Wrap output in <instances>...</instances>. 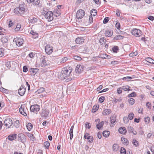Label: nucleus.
<instances>
[{"label": "nucleus", "instance_id": "1", "mask_svg": "<svg viewBox=\"0 0 154 154\" xmlns=\"http://www.w3.org/2000/svg\"><path fill=\"white\" fill-rule=\"evenodd\" d=\"M71 72V69L68 70L67 69H64L61 72L59 77L60 79L61 80H64L70 75Z\"/></svg>", "mask_w": 154, "mask_h": 154}, {"label": "nucleus", "instance_id": "2", "mask_svg": "<svg viewBox=\"0 0 154 154\" xmlns=\"http://www.w3.org/2000/svg\"><path fill=\"white\" fill-rule=\"evenodd\" d=\"M131 34L136 37H139L142 35L141 31L137 29H133L131 31Z\"/></svg>", "mask_w": 154, "mask_h": 154}, {"label": "nucleus", "instance_id": "3", "mask_svg": "<svg viewBox=\"0 0 154 154\" xmlns=\"http://www.w3.org/2000/svg\"><path fill=\"white\" fill-rule=\"evenodd\" d=\"M13 42L15 43L17 46L19 47L22 45L24 41L23 39L21 38L17 37L14 39Z\"/></svg>", "mask_w": 154, "mask_h": 154}, {"label": "nucleus", "instance_id": "4", "mask_svg": "<svg viewBox=\"0 0 154 154\" xmlns=\"http://www.w3.org/2000/svg\"><path fill=\"white\" fill-rule=\"evenodd\" d=\"M25 10V9L24 8L19 6L15 8L14 11V12L16 14H21L24 13Z\"/></svg>", "mask_w": 154, "mask_h": 154}, {"label": "nucleus", "instance_id": "5", "mask_svg": "<svg viewBox=\"0 0 154 154\" xmlns=\"http://www.w3.org/2000/svg\"><path fill=\"white\" fill-rule=\"evenodd\" d=\"M45 17L48 21H51L53 19V13L51 11H48L45 15Z\"/></svg>", "mask_w": 154, "mask_h": 154}, {"label": "nucleus", "instance_id": "6", "mask_svg": "<svg viewBox=\"0 0 154 154\" xmlns=\"http://www.w3.org/2000/svg\"><path fill=\"white\" fill-rule=\"evenodd\" d=\"M85 12L82 9L78 11L76 14V17L78 19H81L84 16Z\"/></svg>", "mask_w": 154, "mask_h": 154}, {"label": "nucleus", "instance_id": "7", "mask_svg": "<svg viewBox=\"0 0 154 154\" xmlns=\"http://www.w3.org/2000/svg\"><path fill=\"white\" fill-rule=\"evenodd\" d=\"M40 109V106L38 104L32 105L30 107L31 111L35 113H36Z\"/></svg>", "mask_w": 154, "mask_h": 154}, {"label": "nucleus", "instance_id": "8", "mask_svg": "<svg viewBox=\"0 0 154 154\" xmlns=\"http://www.w3.org/2000/svg\"><path fill=\"white\" fill-rule=\"evenodd\" d=\"M18 140L23 143H24L26 141V136L22 133H20L18 135Z\"/></svg>", "mask_w": 154, "mask_h": 154}, {"label": "nucleus", "instance_id": "9", "mask_svg": "<svg viewBox=\"0 0 154 154\" xmlns=\"http://www.w3.org/2000/svg\"><path fill=\"white\" fill-rule=\"evenodd\" d=\"M53 48L50 45H47L45 47V51L48 54H50L53 52Z\"/></svg>", "mask_w": 154, "mask_h": 154}, {"label": "nucleus", "instance_id": "10", "mask_svg": "<svg viewBox=\"0 0 154 154\" xmlns=\"http://www.w3.org/2000/svg\"><path fill=\"white\" fill-rule=\"evenodd\" d=\"M100 122V119H98L95 121V123L97 124V128L99 130L101 129L104 124V122L103 121H102Z\"/></svg>", "mask_w": 154, "mask_h": 154}, {"label": "nucleus", "instance_id": "11", "mask_svg": "<svg viewBox=\"0 0 154 154\" xmlns=\"http://www.w3.org/2000/svg\"><path fill=\"white\" fill-rule=\"evenodd\" d=\"M41 64V67H45L49 65V63L45 60V56H43L40 59Z\"/></svg>", "mask_w": 154, "mask_h": 154}, {"label": "nucleus", "instance_id": "12", "mask_svg": "<svg viewBox=\"0 0 154 154\" xmlns=\"http://www.w3.org/2000/svg\"><path fill=\"white\" fill-rule=\"evenodd\" d=\"M4 122L5 126L8 128L11 126L13 124L12 120L10 118L6 119L5 120Z\"/></svg>", "mask_w": 154, "mask_h": 154}, {"label": "nucleus", "instance_id": "13", "mask_svg": "<svg viewBox=\"0 0 154 154\" xmlns=\"http://www.w3.org/2000/svg\"><path fill=\"white\" fill-rule=\"evenodd\" d=\"M84 69V66L81 65H78L75 68V72L78 74L80 73Z\"/></svg>", "mask_w": 154, "mask_h": 154}, {"label": "nucleus", "instance_id": "14", "mask_svg": "<svg viewBox=\"0 0 154 154\" xmlns=\"http://www.w3.org/2000/svg\"><path fill=\"white\" fill-rule=\"evenodd\" d=\"M49 113V111L48 110L43 109L41 113V116L42 117L46 118L48 116Z\"/></svg>", "mask_w": 154, "mask_h": 154}, {"label": "nucleus", "instance_id": "15", "mask_svg": "<svg viewBox=\"0 0 154 154\" xmlns=\"http://www.w3.org/2000/svg\"><path fill=\"white\" fill-rule=\"evenodd\" d=\"M26 88L23 86H21L20 88L18 90V92L19 94L21 96H23L26 91Z\"/></svg>", "mask_w": 154, "mask_h": 154}, {"label": "nucleus", "instance_id": "16", "mask_svg": "<svg viewBox=\"0 0 154 154\" xmlns=\"http://www.w3.org/2000/svg\"><path fill=\"white\" fill-rule=\"evenodd\" d=\"M84 39L82 37L77 38L75 40V42L77 44H80L84 42Z\"/></svg>", "mask_w": 154, "mask_h": 154}, {"label": "nucleus", "instance_id": "17", "mask_svg": "<svg viewBox=\"0 0 154 154\" xmlns=\"http://www.w3.org/2000/svg\"><path fill=\"white\" fill-rule=\"evenodd\" d=\"M116 121V118L114 116H111L110 118V122L111 123L110 126L113 127L115 124Z\"/></svg>", "mask_w": 154, "mask_h": 154}, {"label": "nucleus", "instance_id": "18", "mask_svg": "<svg viewBox=\"0 0 154 154\" xmlns=\"http://www.w3.org/2000/svg\"><path fill=\"white\" fill-rule=\"evenodd\" d=\"M127 130L130 133H132L133 134L135 135L137 134V132L136 131H134V128L131 126H128L127 128Z\"/></svg>", "mask_w": 154, "mask_h": 154}, {"label": "nucleus", "instance_id": "19", "mask_svg": "<svg viewBox=\"0 0 154 154\" xmlns=\"http://www.w3.org/2000/svg\"><path fill=\"white\" fill-rule=\"evenodd\" d=\"M29 20L31 23H36L38 20L36 17H35L34 16L30 17Z\"/></svg>", "mask_w": 154, "mask_h": 154}, {"label": "nucleus", "instance_id": "20", "mask_svg": "<svg viewBox=\"0 0 154 154\" xmlns=\"http://www.w3.org/2000/svg\"><path fill=\"white\" fill-rule=\"evenodd\" d=\"M119 133L122 134H126L127 130L124 127L120 128L119 129Z\"/></svg>", "mask_w": 154, "mask_h": 154}, {"label": "nucleus", "instance_id": "21", "mask_svg": "<svg viewBox=\"0 0 154 154\" xmlns=\"http://www.w3.org/2000/svg\"><path fill=\"white\" fill-rule=\"evenodd\" d=\"M113 32H111L108 29H106L105 30V34L106 37H111L112 35Z\"/></svg>", "mask_w": 154, "mask_h": 154}, {"label": "nucleus", "instance_id": "22", "mask_svg": "<svg viewBox=\"0 0 154 154\" xmlns=\"http://www.w3.org/2000/svg\"><path fill=\"white\" fill-rule=\"evenodd\" d=\"M17 136V134H11L8 136V138L9 140H13L15 139Z\"/></svg>", "mask_w": 154, "mask_h": 154}, {"label": "nucleus", "instance_id": "23", "mask_svg": "<svg viewBox=\"0 0 154 154\" xmlns=\"http://www.w3.org/2000/svg\"><path fill=\"white\" fill-rule=\"evenodd\" d=\"M8 38L6 36H3L1 38V41L3 43H5L8 42Z\"/></svg>", "mask_w": 154, "mask_h": 154}, {"label": "nucleus", "instance_id": "24", "mask_svg": "<svg viewBox=\"0 0 154 154\" xmlns=\"http://www.w3.org/2000/svg\"><path fill=\"white\" fill-rule=\"evenodd\" d=\"M111 112V109H105L104 110L102 114L103 115L106 116V115L110 114Z\"/></svg>", "mask_w": 154, "mask_h": 154}, {"label": "nucleus", "instance_id": "25", "mask_svg": "<svg viewBox=\"0 0 154 154\" xmlns=\"http://www.w3.org/2000/svg\"><path fill=\"white\" fill-rule=\"evenodd\" d=\"M121 140L122 142L125 145H128L129 144V141L128 139L125 138L124 137H121Z\"/></svg>", "mask_w": 154, "mask_h": 154}, {"label": "nucleus", "instance_id": "26", "mask_svg": "<svg viewBox=\"0 0 154 154\" xmlns=\"http://www.w3.org/2000/svg\"><path fill=\"white\" fill-rule=\"evenodd\" d=\"M30 33L32 35V37L33 38H36L38 37V33L35 32L34 31L32 30L30 32Z\"/></svg>", "mask_w": 154, "mask_h": 154}, {"label": "nucleus", "instance_id": "27", "mask_svg": "<svg viewBox=\"0 0 154 154\" xmlns=\"http://www.w3.org/2000/svg\"><path fill=\"white\" fill-rule=\"evenodd\" d=\"M110 133V132L109 131H103V134L104 137H107L109 136Z\"/></svg>", "mask_w": 154, "mask_h": 154}, {"label": "nucleus", "instance_id": "28", "mask_svg": "<svg viewBox=\"0 0 154 154\" xmlns=\"http://www.w3.org/2000/svg\"><path fill=\"white\" fill-rule=\"evenodd\" d=\"M124 36L120 35H116L114 38V40H118L120 39H122L123 38Z\"/></svg>", "mask_w": 154, "mask_h": 154}, {"label": "nucleus", "instance_id": "29", "mask_svg": "<svg viewBox=\"0 0 154 154\" xmlns=\"http://www.w3.org/2000/svg\"><path fill=\"white\" fill-rule=\"evenodd\" d=\"M106 42V40L104 37L101 38L99 40V42L101 45L104 44Z\"/></svg>", "mask_w": 154, "mask_h": 154}, {"label": "nucleus", "instance_id": "30", "mask_svg": "<svg viewBox=\"0 0 154 154\" xmlns=\"http://www.w3.org/2000/svg\"><path fill=\"white\" fill-rule=\"evenodd\" d=\"M119 147V146L118 144H114L112 146V149L114 151H116L118 150Z\"/></svg>", "mask_w": 154, "mask_h": 154}, {"label": "nucleus", "instance_id": "31", "mask_svg": "<svg viewBox=\"0 0 154 154\" xmlns=\"http://www.w3.org/2000/svg\"><path fill=\"white\" fill-rule=\"evenodd\" d=\"M97 10L95 9H92L91 10V16H94L97 14Z\"/></svg>", "mask_w": 154, "mask_h": 154}, {"label": "nucleus", "instance_id": "32", "mask_svg": "<svg viewBox=\"0 0 154 154\" xmlns=\"http://www.w3.org/2000/svg\"><path fill=\"white\" fill-rule=\"evenodd\" d=\"M5 50L3 48H0V57H3L5 54Z\"/></svg>", "mask_w": 154, "mask_h": 154}, {"label": "nucleus", "instance_id": "33", "mask_svg": "<svg viewBox=\"0 0 154 154\" xmlns=\"http://www.w3.org/2000/svg\"><path fill=\"white\" fill-rule=\"evenodd\" d=\"M98 108V106L96 105H94L93 106L92 109V112L93 113L95 112L97 110Z\"/></svg>", "mask_w": 154, "mask_h": 154}, {"label": "nucleus", "instance_id": "34", "mask_svg": "<svg viewBox=\"0 0 154 154\" xmlns=\"http://www.w3.org/2000/svg\"><path fill=\"white\" fill-rule=\"evenodd\" d=\"M68 58L67 57H65L61 59L60 60V62L61 63H63L65 62L67 60Z\"/></svg>", "mask_w": 154, "mask_h": 154}, {"label": "nucleus", "instance_id": "35", "mask_svg": "<svg viewBox=\"0 0 154 154\" xmlns=\"http://www.w3.org/2000/svg\"><path fill=\"white\" fill-rule=\"evenodd\" d=\"M128 100L129 103L131 105H133L135 103V100L133 98H130Z\"/></svg>", "mask_w": 154, "mask_h": 154}, {"label": "nucleus", "instance_id": "36", "mask_svg": "<svg viewBox=\"0 0 154 154\" xmlns=\"http://www.w3.org/2000/svg\"><path fill=\"white\" fill-rule=\"evenodd\" d=\"M28 131H30L32 128V125L31 123H29L26 125Z\"/></svg>", "mask_w": 154, "mask_h": 154}, {"label": "nucleus", "instance_id": "37", "mask_svg": "<svg viewBox=\"0 0 154 154\" xmlns=\"http://www.w3.org/2000/svg\"><path fill=\"white\" fill-rule=\"evenodd\" d=\"M45 90V89L43 88H41L39 89H38L36 91V93H37L38 94H40L42 92Z\"/></svg>", "mask_w": 154, "mask_h": 154}, {"label": "nucleus", "instance_id": "38", "mask_svg": "<svg viewBox=\"0 0 154 154\" xmlns=\"http://www.w3.org/2000/svg\"><path fill=\"white\" fill-rule=\"evenodd\" d=\"M146 61L150 63H152L154 60L150 57H147L146 58Z\"/></svg>", "mask_w": 154, "mask_h": 154}, {"label": "nucleus", "instance_id": "39", "mask_svg": "<svg viewBox=\"0 0 154 154\" xmlns=\"http://www.w3.org/2000/svg\"><path fill=\"white\" fill-rule=\"evenodd\" d=\"M40 2L39 0H34L32 2L33 5H36L39 4Z\"/></svg>", "mask_w": 154, "mask_h": 154}, {"label": "nucleus", "instance_id": "40", "mask_svg": "<svg viewBox=\"0 0 154 154\" xmlns=\"http://www.w3.org/2000/svg\"><path fill=\"white\" fill-rule=\"evenodd\" d=\"M44 145L46 149H48L50 146V143L48 141H46L44 143Z\"/></svg>", "mask_w": 154, "mask_h": 154}, {"label": "nucleus", "instance_id": "41", "mask_svg": "<svg viewBox=\"0 0 154 154\" xmlns=\"http://www.w3.org/2000/svg\"><path fill=\"white\" fill-rule=\"evenodd\" d=\"M134 117V115L133 112L130 113L128 116V117L130 120H132Z\"/></svg>", "mask_w": 154, "mask_h": 154}, {"label": "nucleus", "instance_id": "42", "mask_svg": "<svg viewBox=\"0 0 154 154\" xmlns=\"http://www.w3.org/2000/svg\"><path fill=\"white\" fill-rule=\"evenodd\" d=\"M113 52L117 53L119 50L118 47L117 46H115L112 49Z\"/></svg>", "mask_w": 154, "mask_h": 154}, {"label": "nucleus", "instance_id": "43", "mask_svg": "<svg viewBox=\"0 0 154 154\" xmlns=\"http://www.w3.org/2000/svg\"><path fill=\"white\" fill-rule=\"evenodd\" d=\"M21 27V25L20 23H18L16 26V27L15 29L16 31H19Z\"/></svg>", "mask_w": 154, "mask_h": 154}, {"label": "nucleus", "instance_id": "44", "mask_svg": "<svg viewBox=\"0 0 154 154\" xmlns=\"http://www.w3.org/2000/svg\"><path fill=\"white\" fill-rule=\"evenodd\" d=\"M19 121L18 120H16L14 122V125L16 128H17L19 126Z\"/></svg>", "mask_w": 154, "mask_h": 154}, {"label": "nucleus", "instance_id": "45", "mask_svg": "<svg viewBox=\"0 0 154 154\" xmlns=\"http://www.w3.org/2000/svg\"><path fill=\"white\" fill-rule=\"evenodd\" d=\"M73 58L75 60L79 61L81 60L82 59L80 56L77 55L73 56Z\"/></svg>", "mask_w": 154, "mask_h": 154}, {"label": "nucleus", "instance_id": "46", "mask_svg": "<svg viewBox=\"0 0 154 154\" xmlns=\"http://www.w3.org/2000/svg\"><path fill=\"white\" fill-rule=\"evenodd\" d=\"M39 69L37 68H31V70L32 72L33 73L35 74L36 72H37Z\"/></svg>", "mask_w": 154, "mask_h": 154}, {"label": "nucleus", "instance_id": "47", "mask_svg": "<svg viewBox=\"0 0 154 154\" xmlns=\"http://www.w3.org/2000/svg\"><path fill=\"white\" fill-rule=\"evenodd\" d=\"M120 152L121 154H126V150L123 147H122L120 150Z\"/></svg>", "mask_w": 154, "mask_h": 154}, {"label": "nucleus", "instance_id": "48", "mask_svg": "<svg viewBox=\"0 0 154 154\" xmlns=\"http://www.w3.org/2000/svg\"><path fill=\"white\" fill-rule=\"evenodd\" d=\"M136 96V94L135 92H133L132 93L129 94L128 97H135Z\"/></svg>", "mask_w": 154, "mask_h": 154}, {"label": "nucleus", "instance_id": "49", "mask_svg": "<svg viewBox=\"0 0 154 154\" xmlns=\"http://www.w3.org/2000/svg\"><path fill=\"white\" fill-rule=\"evenodd\" d=\"M122 88V90L125 91H129L130 90L129 87L128 86H123Z\"/></svg>", "mask_w": 154, "mask_h": 154}, {"label": "nucleus", "instance_id": "50", "mask_svg": "<svg viewBox=\"0 0 154 154\" xmlns=\"http://www.w3.org/2000/svg\"><path fill=\"white\" fill-rule=\"evenodd\" d=\"M123 120L125 124H127L128 122L129 119L127 117H124L123 118Z\"/></svg>", "mask_w": 154, "mask_h": 154}, {"label": "nucleus", "instance_id": "51", "mask_svg": "<svg viewBox=\"0 0 154 154\" xmlns=\"http://www.w3.org/2000/svg\"><path fill=\"white\" fill-rule=\"evenodd\" d=\"M105 99V97L104 96H101L100 97L99 99V101L100 103L103 102Z\"/></svg>", "mask_w": 154, "mask_h": 154}, {"label": "nucleus", "instance_id": "52", "mask_svg": "<svg viewBox=\"0 0 154 154\" xmlns=\"http://www.w3.org/2000/svg\"><path fill=\"white\" fill-rule=\"evenodd\" d=\"M133 144L135 145L136 146H137L138 145V141L136 140L135 139H134L132 141Z\"/></svg>", "mask_w": 154, "mask_h": 154}, {"label": "nucleus", "instance_id": "53", "mask_svg": "<svg viewBox=\"0 0 154 154\" xmlns=\"http://www.w3.org/2000/svg\"><path fill=\"white\" fill-rule=\"evenodd\" d=\"M144 121L146 124H148L150 121V118L149 117H146L144 119Z\"/></svg>", "mask_w": 154, "mask_h": 154}, {"label": "nucleus", "instance_id": "54", "mask_svg": "<svg viewBox=\"0 0 154 154\" xmlns=\"http://www.w3.org/2000/svg\"><path fill=\"white\" fill-rule=\"evenodd\" d=\"M87 139L89 142L91 143L93 141V138L92 136H88Z\"/></svg>", "mask_w": 154, "mask_h": 154}, {"label": "nucleus", "instance_id": "55", "mask_svg": "<svg viewBox=\"0 0 154 154\" xmlns=\"http://www.w3.org/2000/svg\"><path fill=\"white\" fill-rule=\"evenodd\" d=\"M115 26L117 29H119L120 27V23L118 22H117L115 24Z\"/></svg>", "mask_w": 154, "mask_h": 154}, {"label": "nucleus", "instance_id": "56", "mask_svg": "<svg viewBox=\"0 0 154 154\" xmlns=\"http://www.w3.org/2000/svg\"><path fill=\"white\" fill-rule=\"evenodd\" d=\"M22 105L19 109V111L20 113L21 114H23V112H24V109L22 107Z\"/></svg>", "mask_w": 154, "mask_h": 154}, {"label": "nucleus", "instance_id": "57", "mask_svg": "<svg viewBox=\"0 0 154 154\" xmlns=\"http://www.w3.org/2000/svg\"><path fill=\"white\" fill-rule=\"evenodd\" d=\"M122 89L121 88H118L117 90V93L119 94H120L122 93Z\"/></svg>", "mask_w": 154, "mask_h": 154}, {"label": "nucleus", "instance_id": "58", "mask_svg": "<svg viewBox=\"0 0 154 154\" xmlns=\"http://www.w3.org/2000/svg\"><path fill=\"white\" fill-rule=\"evenodd\" d=\"M132 78L131 77L127 76L123 78L124 80H129V79H131Z\"/></svg>", "mask_w": 154, "mask_h": 154}, {"label": "nucleus", "instance_id": "59", "mask_svg": "<svg viewBox=\"0 0 154 154\" xmlns=\"http://www.w3.org/2000/svg\"><path fill=\"white\" fill-rule=\"evenodd\" d=\"M28 71V68L26 66H24L23 67V71L26 72Z\"/></svg>", "mask_w": 154, "mask_h": 154}, {"label": "nucleus", "instance_id": "60", "mask_svg": "<svg viewBox=\"0 0 154 154\" xmlns=\"http://www.w3.org/2000/svg\"><path fill=\"white\" fill-rule=\"evenodd\" d=\"M109 21V18L108 17H105L103 21L104 23H107Z\"/></svg>", "mask_w": 154, "mask_h": 154}, {"label": "nucleus", "instance_id": "61", "mask_svg": "<svg viewBox=\"0 0 154 154\" xmlns=\"http://www.w3.org/2000/svg\"><path fill=\"white\" fill-rule=\"evenodd\" d=\"M85 128H87L88 129H90L91 128V125H90V123L88 122H87L85 124Z\"/></svg>", "mask_w": 154, "mask_h": 154}, {"label": "nucleus", "instance_id": "62", "mask_svg": "<svg viewBox=\"0 0 154 154\" xmlns=\"http://www.w3.org/2000/svg\"><path fill=\"white\" fill-rule=\"evenodd\" d=\"M90 23H92L93 22V18L92 16H90L89 18Z\"/></svg>", "mask_w": 154, "mask_h": 154}, {"label": "nucleus", "instance_id": "63", "mask_svg": "<svg viewBox=\"0 0 154 154\" xmlns=\"http://www.w3.org/2000/svg\"><path fill=\"white\" fill-rule=\"evenodd\" d=\"M148 19L151 20L153 21L154 20V17L152 16H149Z\"/></svg>", "mask_w": 154, "mask_h": 154}, {"label": "nucleus", "instance_id": "64", "mask_svg": "<svg viewBox=\"0 0 154 154\" xmlns=\"http://www.w3.org/2000/svg\"><path fill=\"white\" fill-rule=\"evenodd\" d=\"M10 62L9 61H8L6 63V65L8 68H9L10 67Z\"/></svg>", "mask_w": 154, "mask_h": 154}]
</instances>
